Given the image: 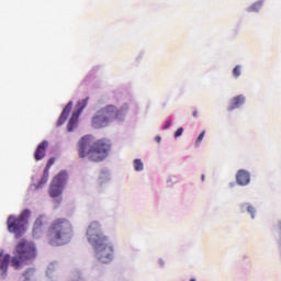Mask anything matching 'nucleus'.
<instances>
[{
	"label": "nucleus",
	"instance_id": "obj_1",
	"mask_svg": "<svg viewBox=\"0 0 281 281\" xmlns=\"http://www.w3.org/2000/svg\"><path fill=\"white\" fill-rule=\"evenodd\" d=\"M36 258V246L34 243L22 239L20 240L13 250V257L10 259V255H0V271L1 277L8 276V267H12L16 271L23 269L27 262Z\"/></svg>",
	"mask_w": 281,
	"mask_h": 281
},
{
	"label": "nucleus",
	"instance_id": "obj_2",
	"mask_svg": "<svg viewBox=\"0 0 281 281\" xmlns=\"http://www.w3.org/2000/svg\"><path fill=\"white\" fill-rule=\"evenodd\" d=\"M88 243L94 248V256L102 265H109L113 262L114 249L109 237L102 233L100 223L92 222L87 231Z\"/></svg>",
	"mask_w": 281,
	"mask_h": 281
},
{
	"label": "nucleus",
	"instance_id": "obj_3",
	"mask_svg": "<svg viewBox=\"0 0 281 281\" xmlns=\"http://www.w3.org/2000/svg\"><path fill=\"white\" fill-rule=\"evenodd\" d=\"M77 150L80 159L88 157L89 161H104L109 156V150H111V142L101 138L91 145V135H86L79 140Z\"/></svg>",
	"mask_w": 281,
	"mask_h": 281
},
{
	"label": "nucleus",
	"instance_id": "obj_4",
	"mask_svg": "<svg viewBox=\"0 0 281 281\" xmlns=\"http://www.w3.org/2000/svg\"><path fill=\"white\" fill-rule=\"evenodd\" d=\"M72 235L74 226H71V222L67 218H56L47 228L46 240L54 246L66 245L71 240Z\"/></svg>",
	"mask_w": 281,
	"mask_h": 281
},
{
	"label": "nucleus",
	"instance_id": "obj_5",
	"mask_svg": "<svg viewBox=\"0 0 281 281\" xmlns=\"http://www.w3.org/2000/svg\"><path fill=\"white\" fill-rule=\"evenodd\" d=\"M121 111H128V105L122 106L121 110H117L115 105H106L99 110L92 117L93 128H104L105 126H109V123L120 117Z\"/></svg>",
	"mask_w": 281,
	"mask_h": 281
},
{
	"label": "nucleus",
	"instance_id": "obj_6",
	"mask_svg": "<svg viewBox=\"0 0 281 281\" xmlns=\"http://www.w3.org/2000/svg\"><path fill=\"white\" fill-rule=\"evenodd\" d=\"M32 212L25 209L20 215H10L7 220L8 232L14 234L15 238H21L27 232V224L30 223Z\"/></svg>",
	"mask_w": 281,
	"mask_h": 281
},
{
	"label": "nucleus",
	"instance_id": "obj_7",
	"mask_svg": "<svg viewBox=\"0 0 281 281\" xmlns=\"http://www.w3.org/2000/svg\"><path fill=\"white\" fill-rule=\"evenodd\" d=\"M67 183V171H60L57 176L54 177L50 187H49V196L52 199H58L63 194V189Z\"/></svg>",
	"mask_w": 281,
	"mask_h": 281
},
{
	"label": "nucleus",
	"instance_id": "obj_8",
	"mask_svg": "<svg viewBox=\"0 0 281 281\" xmlns=\"http://www.w3.org/2000/svg\"><path fill=\"white\" fill-rule=\"evenodd\" d=\"M89 103V98H86L81 101H78L77 103V111H75L68 122L67 131L68 133H71L76 126H78V120L80 117V113H82V110L87 108V104Z\"/></svg>",
	"mask_w": 281,
	"mask_h": 281
},
{
	"label": "nucleus",
	"instance_id": "obj_9",
	"mask_svg": "<svg viewBox=\"0 0 281 281\" xmlns=\"http://www.w3.org/2000/svg\"><path fill=\"white\" fill-rule=\"evenodd\" d=\"M47 225V217L41 215L38 216L33 224V235L38 236L43 232V228Z\"/></svg>",
	"mask_w": 281,
	"mask_h": 281
},
{
	"label": "nucleus",
	"instance_id": "obj_10",
	"mask_svg": "<svg viewBox=\"0 0 281 281\" xmlns=\"http://www.w3.org/2000/svg\"><path fill=\"white\" fill-rule=\"evenodd\" d=\"M49 146V143L47 140H43L36 148L34 157L35 161H41V159L45 158V155L47 153V148Z\"/></svg>",
	"mask_w": 281,
	"mask_h": 281
},
{
	"label": "nucleus",
	"instance_id": "obj_11",
	"mask_svg": "<svg viewBox=\"0 0 281 281\" xmlns=\"http://www.w3.org/2000/svg\"><path fill=\"white\" fill-rule=\"evenodd\" d=\"M74 106V102H68L67 105L64 108L58 121L57 126H63L65 122H67V119L69 117V113H71V109Z\"/></svg>",
	"mask_w": 281,
	"mask_h": 281
},
{
	"label": "nucleus",
	"instance_id": "obj_12",
	"mask_svg": "<svg viewBox=\"0 0 281 281\" xmlns=\"http://www.w3.org/2000/svg\"><path fill=\"white\" fill-rule=\"evenodd\" d=\"M236 181L238 186H248L249 181H251V177L248 171L240 169L236 175Z\"/></svg>",
	"mask_w": 281,
	"mask_h": 281
},
{
	"label": "nucleus",
	"instance_id": "obj_13",
	"mask_svg": "<svg viewBox=\"0 0 281 281\" xmlns=\"http://www.w3.org/2000/svg\"><path fill=\"white\" fill-rule=\"evenodd\" d=\"M243 104H245V97L239 94L233 98L231 105L228 106V111H234V109H238L239 106H243Z\"/></svg>",
	"mask_w": 281,
	"mask_h": 281
},
{
	"label": "nucleus",
	"instance_id": "obj_14",
	"mask_svg": "<svg viewBox=\"0 0 281 281\" xmlns=\"http://www.w3.org/2000/svg\"><path fill=\"white\" fill-rule=\"evenodd\" d=\"M48 179H49V171H47V169H45L44 173L36 187V190H38V188H43V186H45V183H47Z\"/></svg>",
	"mask_w": 281,
	"mask_h": 281
},
{
	"label": "nucleus",
	"instance_id": "obj_15",
	"mask_svg": "<svg viewBox=\"0 0 281 281\" xmlns=\"http://www.w3.org/2000/svg\"><path fill=\"white\" fill-rule=\"evenodd\" d=\"M34 277V270L33 269H27L20 281H32V278Z\"/></svg>",
	"mask_w": 281,
	"mask_h": 281
},
{
	"label": "nucleus",
	"instance_id": "obj_16",
	"mask_svg": "<svg viewBox=\"0 0 281 281\" xmlns=\"http://www.w3.org/2000/svg\"><path fill=\"white\" fill-rule=\"evenodd\" d=\"M134 169L136 170V172H142V170H144V162H142V159L136 158L134 160Z\"/></svg>",
	"mask_w": 281,
	"mask_h": 281
},
{
	"label": "nucleus",
	"instance_id": "obj_17",
	"mask_svg": "<svg viewBox=\"0 0 281 281\" xmlns=\"http://www.w3.org/2000/svg\"><path fill=\"white\" fill-rule=\"evenodd\" d=\"M203 137H205V131L201 132L195 140V146H200L201 142H203Z\"/></svg>",
	"mask_w": 281,
	"mask_h": 281
},
{
	"label": "nucleus",
	"instance_id": "obj_18",
	"mask_svg": "<svg viewBox=\"0 0 281 281\" xmlns=\"http://www.w3.org/2000/svg\"><path fill=\"white\" fill-rule=\"evenodd\" d=\"M56 161V159L50 158L47 164H46V168L45 170H47V172H49V169L52 168V166H54V162Z\"/></svg>",
	"mask_w": 281,
	"mask_h": 281
},
{
	"label": "nucleus",
	"instance_id": "obj_19",
	"mask_svg": "<svg viewBox=\"0 0 281 281\" xmlns=\"http://www.w3.org/2000/svg\"><path fill=\"white\" fill-rule=\"evenodd\" d=\"M233 76L235 78H238L240 76V66H236L234 69H233Z\"/></svg>",
	"mask_w": 281,
	"mask_h": 281
},
{
	"label": "nucleus",
	"instance_id": "obj_20",
	"mask_svg": "<svg viewBox=\"0 0 281 281\" xmlns=\"http://www.w3.org/2000/svg\"><path fill=\"white\" fill-rule=\"evenodd\" d=\"M260 10V3H255L249 8V12H256Z\"/></svg>",
	"mask_w": 281,
	"mask_h": 281
},
{
	"label": "nucleus",
	"instance_id": "obj_21",
	"mask_svg": "<svg viewBox=\"0 0 281 281\" xmlns=\"http://www.w3.org/2000/svg\"><path fill=\"white\" fill-rule=\"evenodd\" d=\"M182 135H183V127H179L175 133V137H181Z\"/></svg>",
	"mask_w": 281,
	"mask_h": 281
},
{
	"label": "nucleus",
	"instance_id": "obj_22",
	"mask_svg": "<svg viewBox=\"0 0 281 281\" xmlns=\"http://www.w3.org/2000/svg\"><path fill=\"white\" fill-rule=\"evenodd\" d=\"M247 212H249V214H251L252 218H254V212H256V210L254 209V206L248 205L247 206Z\"/></svg>",
	"mask_w": 281,
	"mask_h": 281
},
{
	"label": "nucleus",
	"instance_id": "obj_23",
	"mask_svg": "<svg viewBox=\"0 0 281 281\" xmlns=\"http://www.w3.org/2000/svg\"><path fill=\"white\" fill-rule=\"evenodd\" d=\"M171 124H172V122H170V120H168V121L166 122L164 128H165V130L170 128Z\"/></svg>",
	"mask_w": 281,
	"mask_h": 281
},
{
	"label": "nucleus",
	"instance_id": "obj_24",
	"mask_svg": "<svg viewBox=\"0 0 281 281\" xmlns=\"http://www.w3.org/2000/svg\"><path fill=\"white\" fill-rule=\"evenodd\" d=\"M192 115L193 117H199V111L194 110Z\"/></svg>",
	"mask_w": 281,
	"mask_h": 281
},
{
	"label": "nucleus",
	"instance_id": "obj_25",
	"mask_svg": "<svg viewBox=\"0 0 281 281\" xmlns=\"http://www.w3.org/2000/svg\"><path fill=\"white\" fill-rule=\"evenodd\" d=\"M155 140L158 142V143L161 142V136H156Z\"/></svg>",
	"mask_w": 281,
	"mask_h": 281
},
{
	"label": "nucleus",
	"instance_id": "obj_26",
	"mask_svg": "<svg viewBox=\"0 0 281 281\" xmlns=\"http://www.w3.org/2000/svg\"><path fill=\"white\" fill-rule=\"evenodd\" d=\"M201 179L202 181H205V175H202Z\"/></svg>",
	"mask_w": 281,
	"mask_h": 281
},
{
	"label": "nucleus",
	"instance_id": "obj_27",
	"mask_svg": "<svg viewBox=\"0 0 281 281\" xmlns=\"http://www.w3.org/2000/svg\"><path fill=\"white\" fill-rule=\"evenodd\" d=\"M190 281H196L195 279H191Z\"/></svg>",
	"mask_w": 281,
	"mask_h": 281
}]
</instances>
